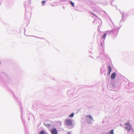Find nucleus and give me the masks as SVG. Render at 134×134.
Returning <instances> with one entry per match:
<instances>
[{"mask_svg":"<svg viewBox=\"0 0 134 134\" xmlns=\"http://www.w3.org/2000/svg\"><path fill=\"white\" fill-rule=\"evenodd\" d=\"M125 125H127V127H125V129H126L128 131H130V130L132 129V128L131 127V125H129V123H128L127 124H125Z\"/></svg>","mask_w":134,"mask_h":134,"instance_id":"1","label":"nucleus"},{"mask_svg":"<svg viewBox=\"0 0 134 134\" xmlns=\"http://www.w3.org/2000/svg\"><path fill=\"white\" fill-rule=\"evenodd\" d=\"M51 133L52 134H58V131L56 129L54 128L51 130Z\"/></svg>","mask_w":134,"mask_h":134,"instance_id":"2","label":"nucleus"},{"mask_svg":"<svg viewBox=\"0 0 134 134\" xmlns=\"http://www.w3.org/2000/svg\"><path fill=\"white\" fill-rule=\"evenodd\" d=\"M71 126L70 128H72L73 127L72 121L70 120H68V126Z\"/></svg>","mask_w":134,"mask_h":134,"instance_id":"3","label":"nucleus"},{"mask_svg":"<svg viewBox=\"0 0 134 134\" xmlns=\"http://www.w3.org/2000/svg\"><path fill=\"white\" fill-rule=\"evenodd\" d=\"M86 119L87 120H93L92 117L90 115H88L86 116Z\"/></svg>","mask_w":134,"mask_h":134,"instance_id":"4","label":"nucleus"},{"mask_svg":"<svg viewBox=\"0 0 134 134\" xmlns=\"http://www.w3.org/2000/svg\"><path fill=\"white\" fill-rule=\"evenodd\" d=\"M116 75L115 73H113L111 75V78L112 79H115L116 77Z\"/></svg>","mask_w":134,"mask_h":134,"instance_id":"5","label":"nucleus"},{"mask_svg":"<svg viewBox=\"0 0 134 134\" xmlns=\"http://www.w3.org/2000/svg\"><path fill=\"white\" fill-rule=\"evenodd\" d=\"M108 75H109L110 74V73L111 72V67L110 66H108Z\"/></svg>","mask_w":134,"mask_h":134,"instance_id":"6","label":"nucleus"},{"mask_svg":"<svg viewBox=\"0 0 134 134\" xmlns=\"http://www.w3.org/2000/svg\"><path fill=\"white\" fill-rule=\"evenodd\" d=\"M106 34H104L102 36V39H103V38H105V36H106Z\"/></svg>","mask_w":134,"mask_h":134,"instance_id":"7","label":"nucleus"},{"mask_svg":"<svg viewBox=\"0 0 134 134\" xmlns=\"http://www.w3.org/2000/svg\"><path fill=\"white\" fill-rule=\"evenodd\" d=\"M74 115V113H72L69 116V117L72 118L73 117Z\"/></svg>","mask_w":134,"mask_h":134,"instance_id":"8","label":"nucleus"},{"mask_svg":"<svg viewBox=\"0 0 134 134\" xmlns=\"http://www.w3.org/2000/svg\"><path fill=\"white\" fill-rule=\"evenodd\" d=\"M39 134H45L43 130L41 131L40 133Z\"/></svg>","mask_w":134,"mask_h":134,"instance_id":"9","label":"nucleus"},{"mask_svg":"<svg viewBox=\"0 0 134 134\" xmlns=\"http://www.w3.org/2000/svg\"><path fill=\"white\" fill-rule=\"evenodd\" d=\"M110 134H114V131L113 130H111L110 131Z\"/></svg>","mask_w":134,"mask_h":134,"instance_id":"10","label":"nucleus"},{"mask_svg":"<svg viewBox=\"0 0 134 134\" xmlns=\"http://www.w3.org/2000/svg\"><path fill=\"white\" fill-rule=\"evenodd\" d=\"M70 3L71 4L73 7H74V3L73 2H72L71 1H70Z\"/></svg>","mask_w":134,"mask_h":134,"instance_id":"11","label":"nucleus"},{"mask_svg":"<svg viewBox=\"0 0 134 134\" xmlns=\"http://www.w3.org/2000/svg\"><path fill=\"white\" fill-rule=\"evenodd\" d=\"M45 3H46V1H42V2L43 5Z\"/></svg>","mask_w":134,"mask_h":134,"instance_id":"12","label":"nucleus"},{"mask_svg":"<svg viewBox=\"0 0 134 134\" xmlns=\"http://www.w3.org/2000/svg\"><path fill=\"white\" fill-rule=\"evenodd\" d=\"M92 14L94 16H97L95 14H94L93 13H92Z\"/></svg>","mask_w":134,"mask_h":134,"instance_id":"13","label":"nucleus"},{"mask_svg":"<svg viewBox=\"0 0 134 134\" xmlns=\"http://www.w3.org/2000/svg\"><path fill=\"white\" fill-rule=\"evenodd\" d=\"M68 134H70V133H68Z\"/></svg>","mask_w":134,"mask_h":134,"instance_id":"14","label":"nucleus"}]
</instances>
